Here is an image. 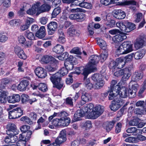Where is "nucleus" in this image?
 Instances as JSON below:
<instances>
[{
  "instance_id": "1",
  "label": "nucleus",
  "mask_w": 146,
  "mask_h": 146,
  "mask_svg": "<svg viewBox=\"0 0 146 146\" xmlns=\"http://www.w3.org/2000/svg\"><path fill=\"white\" fill-rule=\"evenodd\" d=\"M87 77H84V84L85 87L89 90L93 88L95 89H100L102 88L105 84L103 76L101 74H95L92 76L91 78L94 82L93 84L90 82V79L87 78Z\"/></svg>"
},
{
  "instance_id": "2",
  "label": "nucleus",
  "mask_w": 146,
  "mask_h": 146,
  "mask_svg": "<svg viewBox=\"0 0 146 146\" xmlns=\"http://www.w3.org/2000/svg\"><path fill=\"white\" fill-rule=\"evenodd\" d=\"M68 70L67 68L63 67L58 72L53 74L50 77V80L53 84V87L58 90H60L63 86V84L61 81V77L64 76L68 72Z\"/></svg>"
},
{
  "instance_id": "3",
  "label": "nucleus",
  "mask_w": 146,
  "mask_h": 146,
  "mask_svg": "<svg viewBox=\"0 0 146 146\" xmlns=\"http://www.w3.org/2000/svg\"><path fill=\"white\" fill-rule=\"evenodd\" d=\"M133 50L132 45L129 42H125L123 43L116 50V55L126 54Z\"/></svg>"
},
{
  "instance_id": "4",
  "label": "nucleus",
  "mask_w": 146,
  "mask_h": 146,
  "mask_svg": "<svg viewBox=\"0 0 146 146\" xmlns=\"http://www.w3.org/2000/svg\"><path fill=\"white\" fill-rule=\"evenodd\" d=\"M116 25L124 34L129 32L135 28L134 24L127 21L124 23L118 22L116 23Z\"/></svg>"
},
{
  "instance_id": "5",
  "label": "nucleus",
  "mask_w": 146,
  "mask_h": 146,
  "mask_svg": "<svg viewBox=\"0 0 146 146\" xmlns=\"http://www.w3.org/2000/svg\"><path fill=\"white\" fill-rule=\"evenodd\" d=\"M89 59L87 65L88 68L91 72L96 70V66L99 60V57L96 55H93L90 57Z\"/></svg>"
},
{
  "instance_id": "6",
  "label": "nucleus",
  "mask_w": 146,
  "mask_h": 146,
  "mask_svg": "<svg viewBox=\"0 0 146 146\" xmlns=\"http://www.w3.org/2000/svg\"><path fill=\"white\" fill-rule=\"evenodd\" d=\"M70 122V119L69 117H61L60 119L56 118L54 119L52 124L55 126H67Z\"/></svg>"
},
{
  "instance_id": "7",
  "label": "nucleus",
  "mask_w": 146,
  "mask_h": 146,
  "mask_svg": "<svg viewBox=\"0 0 146 146\" xmlns=\"http://www.w3.org/2000/svg\"><path fill=\"white\" fill-rule=\"evenodd\" d=\"M23 114L22 110L20 108L14 109L9 112V117L10 119L18 118Z\"/></svg>"
},
{
  "instance_id": "8",
  "label": "nucleus",
  "mask_w": 146,
  "mask_h": 146,
  "mask_svg": "<svg viewBox=\"0 0 146 146\" xmlns=\"http://www.w3.org/2000/svg\"><path fill=\"white\" fill-rule=\"evenodd\" d=\"M40 62L42 64H54V65L58 64V61L51 56L48 55L44 56L42 57L40 60Z\"/></svg>"
},
{
  "instance_id": "9",
  "label": "nucleus",
  "mask_w": 146,
  "mask_h": 146,
  "mask_svg": "<svg viewBox=\"0 0 146 146\" xmlns=\"http://www.w3.org/2000/svg\"><path fill=\"white\" fill-rule=\"evenodd\" d=\"M129 89L128 90L130 92L131 97L134 98L136 96V93L139 87V85L135 82L131 80L129 84Z\"/></svg>"
},
{
  "instance_id": "10",
  "label": "nucleus",
  "mask_w": 146,
  "mask_h": 146,
  "mask_svg": "<svg viewBox=\"0 0 146 146\" xmlns=\"http://www.w3.org/2000/svg\"><path fill=\"white\" fill-rule=\"evenodd\" d=\"M123 102L120 99L117 100H114L111 102L110 106V108L111 110L116 111L117 110L123 105Z\"/></svg>"
},
{
  "instance_id": "11",
  "label": "nucleus",
  "mask_w": 146,
  "mask_h": 146,
  "mask_svg": "<svg viewBox=\"0 0 146 146\" xmlns=\"http://www.w3.org/2000/svg\"><path fill=\"white\" fill-rule=\"evenodd\" d=\"M47 27L48 34L52 35H53L56 30L58 24L55 22H51L47 25Z\"/></svg>"
},
{
  "instance_id": "12",
  "label": "nucleus",
  "mask_w": 146,
  "mask_h": 146,
  "mask_svg": "<svg viewBox=\"0 0 146 146\" xmlns=\"http://www.w3.org/2000/svg\"><path fill=\"white\" fill-rule=\"evenodd\" d=\"M40 5V3L39 2H36L33 5L31 8H29L26 11V13L30 15H33L36 13V15L38 14V7Z\"/></svg>"
},
{
  "instance_id": "13",
  "label": "nucleus",
  "mask_w": 146,
  "mask_h": 146,
  "mask_svg": "<svg viewBox=\"0 0 146 146\" xmlns=\"http://www.w3.org/2000/svg\"><path fill=\"white\" fill-rule=\"evenodd\" d=\"M90 72H91L88 68V66H87V68H84V67L82 66L76 68L75 73L78 74L82 73L84 75V77H87V76Z\"/></svg>"
},
{
  "instance_id": "14",
  "label": "nucleus",
  "mask_w": 146,
  "mask_h": 146,
  "mask_svg": "<svg viewBox=\"0 0 146 146\" xmlns=\"http://www.w3.org/2000/svg\"><path fill=\"white\" fill-rule=\"evenodd\" d=\"M66 132L65 130L61 131L59 136L55 140V142L58 145H60L65 141L66 140Z\"/></svg>"
},
{
  "instance_id": "15",
  "label": "nucleus",
  "mask_w": 146,
  "mask_h": 146,
  "mask_svg": "<svg viewBox=\"0 0 146 146\" xmlns=\"http://www.w3.org/2000/svg\"><path fill=\"white\" fill-rule=\"evenodd\" d=\"M36 75L39 78H44L47 76L46 72L42 68L38 67L35 70Z\"/></svg>"
},
{
  "instance_id": "16",
  "label": "nucleus",
  "mask_w": 146,
  "mask_h": 146,
  "mask_svg": "<svg viewBox=\"0 0 146 146\" xmlns=\"http://www.w3.org/2000/svg\"><path fill=\"white\" fill-rule=\"evenodd\" d=\"M15 52L16 54L20 58L25 59L27 56L24 53L23 49L20 47L16 46L15 48Z\"/></svg>"
},
{
  "instance_id": "17",
  "label": "nucleus",
  "mask_w": 146,
  "mask_h": 146,
  "mask_svg": "<svg viewBox=\"0 0 146 146\" xmlns=\"http://www.w3.org/2000/svg\"><path fill=\"white\" fill-rule=\"evenodd\" d=\"M8 135L6 136L4 139L5 142L7 143H13L17 140L18 137L15 135H13L12 133H11L12 135H10L8 133H7Z\"/></svg>"
},
{
  "instance_id": "18",
  "label": "nucleus",
  "mask_w": 146,
  "mask_h": 146,
  "mask_svg": "<svg viewBox=\"0 0 146 146\" xmlns=\"http://www.w3.org/2000/svg\"><path fill=\"white\" fill-rule=\"evenodd\" d=\"M29 84V81L25 80L21 81L17 87V89L20 91H24L26 89V88Z\"/></svg>"
},
{
  "instance_id": "19",
  "label": "nucleus",
  "mask_w": 146,
  "mask_h": 146,
  "mask_svg": "<svg viewBox=\"0 0 146 146\" xmlns=\"http://www.w3.org/2000/svg\"><path fill=\"white\" fill-rule=\"evenodd\" d=\"M40 5L38 7V14H40L44 12L48 11H49L51 8L50 6L48 4H44L40 6Z\"/></svg>"
},
{
  "instance_id": "20",
  "label": "nucleus",
  "mask_w": 146,
  "mask_h": 146,
  "mask_svg": "<svg viewBox=\"0 0 146 146\" xmlns=\"http://www.w3.org/2000/svg\"><path fill=\"white\" fill-rule=\"evenodd\" d=\"M118 92V91H117ZM118 95L122 98H125L128 96L131 97L129 90L124 88L119 89V90L118 91Z\"/></svg>"
},
{
  "instance_id": "21",
  "label": "nucleus",
  "mask_w": 146,
  "mask_h": 146,
  "mask_svg": "<svg viewBox=\"0 0 146 146\" xmlns=\"http://www.w3.org/2000/svg\"><path fill=\"white\" fill-rule=\"evenodd\" d=\"M113 15L115 17L119 19H123L126 16L125 12L120 9L114 11Z\"/></svg>"
},
{
  "instance_id": "22",
  "label": "nucleus",
  "mask_w": 146,
  "mask_h": 146,
  "mask_svg": "<svg viewBox=\"0 0 146 146\" xmlns=\"http://www.w3.org/2000/svg\"><path fill=\"white\" fill-rule=\"evenodd\" d=\"M20 99V96L18 94H14L7 98V100L9 103H14L19 102Z\"/></svg>"
},
{
  "instance_id": "23",
  "label": "nucleus",
  "mask_w": 146,
  "mask_h": 146,
  "mask_svg": "<svg viewBox=\"0 0 146 146\" xmlns=\"http://www.w3.org/2000/svg\"><path fill=\"white\" fill-rule=\"evenodd\" d=\"M127 36L124 34H120L114 36L112 38V40L115 43L120 42L125 39Z\"/></svg>"
},
{
  "instance_id": "24",
  "label": "nucleus",
  "mask_w": 146,
  "mask_h": 146,
  "mask_svg": "<svg viewBox=\"0 0 146 146\" xmlns=\"http://www.w3.org/2000/svg\"><path fill=\"white\" fill-rule=\"evenodd\" d=\"M7 128L9 131L13 132V134L14 135H16L18 134L19 130L17 129L15 125L13 123H9L7 125Z\"/></svg>"
},
{
  "instance_id": "25",
  "label": "nucleus",
  "mask_w": 146,
  "mask_h": 146,
  "mask_svg": "<svg viewBox=\"0 0 146 146\" xmlns=\"http://www.w3.org/2000/svg\"><path fill=\"white\" fill-rule=\"evenodd\" d=\"M67 34L70 36H78L80 34L79 31L76 30L73 26L70 27L68 30Z\"/></svg>"
},
{
  "instance_id": "26",
  "label": "nucleus",
  "mask_w": 146,
  "mask_h": 146,
  "mask_svg": "<svg viewBox=\"0 0 146 146\" xmlns=\"http://www.w3.org/2000/svg\"><path fill=\"white\" fill-rule=\"evenodd\" d=\"M85 113L83 108L77 110L74 115L75 121L80 120V118L84 116Z\"/></svg>"
},
{
  "instance_id": "27",
  "label": "nucleus",
  "mask_w": 146,
  "mask_h": 146,
  "mask_svg": "<svg viewBox=\"0 0 146 146\" xmlns=\"http://www.w3.org/2000/svg\"><path fill=\"white\" fill-rule=\"evenodd\" d=\"M34 21V19L31 18H29L27 20L26 23L21 27V29L22 31H25L29 27L30 25L33 23Z\"/></svg>"
},
{
  "instance_id": "28",
  "label": "nucleus",
  "mask_w": 146,
  "mask_h": 146,
  "mask_svg": "<svg viewBox=\"0 0 146 146\" xmlns=\"http://www.w3.org/2000/svg\"><path fill=\"white\" fill-rule=\"evenodd\" d=\"M143 76V75L141 72H135L132 76V81L134 82L138 81L142 78Z\"/></svg>"
},
{
  "instance_id": "29",
  "label": "nucleus",
  "mask_w": 146,
  "mask_h": 146,
  "mask_svg": "<svg viewBox=\"0 0 146 146\" xmlns=\"http://www.w3.org/2000/svg\"><path fill=\"white\" fill-rule=\"evenodd\" d=\"M8 93L6 91L0 89V102L5 103L6 102V97Z\"/></svg>"
},
{
  "instance_id": "30",
  "label": "nucleus",
  "mask_w": 146,
  "mask_h": 146,
  "mask_svg": "<svg viewBox=\"0 0 146 146\" xmlns=\"http://www.w3.org/2000/svg\"><path fill=\"white\" fill-rule=\"evenodd\" d=\"M116 122L115 121H113V122H106L103 125V127L104 129L108 132L111 130L113 127L114 123Z\"/></svg>"
},
{
  "instance_id": "31",
  "label": "nucleus",
  "mask_w": 146,
  "mask_h": 146,
  "mask_svg": "<svg viewBox=\"0 0 146 146\" xmlns=\"http://www.w3.org/2000/svg\"><path fill=\"white\" fill-rule=\"evenodd\" d=\"M52 50L53 52L57 54H61L64 51V48L62 45L57 44L53 48Z\"/></svg>"
},
{
  "instance_id": "32",
  "label": "nucleus",
  "mask_w": 146,
  "mask_h": 146,
  "mask_svg": "<svg viewBox=\"0 0 146 146\" xmlns=\"http://www.w3.org/2000/svg\"><path fill=\"white\" fill-rule=\"evenodd\" d=\"M123 76L122 79L123 81L127 80L131 75V73L129 69L127 68L124 69V72L123 73Z\"/></svg>"
},
{
  "instance_id": "33",
  "label": "nucleus",
  "mask_w": 146,
  "mask_h": 146,
  "mask_svg": "<svg viewBox=\"0 0 146 146\" xmlns=\"http://www.w3.org/2000/svg\"><path fill=\"white\" fill-rule=\"evenodd\" d=\"M117 81L115 80H112L111 83L110 88L109 90L119 91L120 89L119 84H117Z\"/></svg>"
},
{
  "instance_id": "34",
  "label": "nucleus",
  "mask_w": 146,
  "mask_h": 146,
  "mask_svg": "<svg viewBox=\"0 0 146 146\" xmlns=\"http://www.w3.org/2000/svg\"><path fill=\"white\" fill-rule=\"evenodd\" d=\"M145 54V51L142 49L140 51L137 52L134 54V58L137 60L143 58Z\"/></svg>"
},
{
  "instance_id": "35",
  "label": "nucleus",
  "mask_w": 146,
  "mask_h": 146,
  "mask_svg": "<svg viewBox=\"0 0 146 146\" xmlns=\"http://www.w3.org/2000/svg\"><path fill=\"white\" fill-rule=\"evenodd\" d=\"M21 6L20 9L18 11L19 13L20 14H22L24 11H27L31 7V6L29 4L26 3H22L21 5Z\"/></svg>"
},
{
  "instance_id": "36",
  "label": "nucleus",
  "mask_w": 146,
  "mask_h": 146,
  "mask_svg": "<svg viewBox=\"0 0 146 146\" xmlns=\"http://www.w3.org/2000/svg\"><path fill=\"white\" fill-rule=\"evenodd\" d=\"M81 99L83 102H87L91 101L92 100V97L90 94L85 93L83 94L81 96Z\"/></svg>"
},
{
  "instance_id": "37",
  "label": "nucleus",
  "mask_w": 146,
  "mask_h": 146,
  "mask_svg": "<svg viewBox=\"0 0 146 146\" xmlns=\"http://www.w3.org/2000/svg\"><path fill=\"white\" fill-rule=\"evenodd\" d=\"M70 8H69L68 10V11L70 13H76L77 12H83L85 13L86 11L84 9L79 8H74L75 7H72L70 6Z\"/></svg>"
},
{
  "instance_id": "38",
  "label": "nucleus",
  "mask_w": 146,
  "mask_h": 146,
  "mask_svg": "<svg viewBox=\"0 0 146 146\" xmlns=\"http://www.w3.org/2000/svg\"><path fill=\"white\" fill-rule=\"evenodd\" d=\"M94 107V105L93 104L90 103L84 106L82 108L85 113H88L93 110Z\"/></svg>"
},
{
  "instance_id": "39",
  "label": "nucleus",
  "mask_w": 146,
  "mask_h": 146,
  "mask_svg": "<svg viewBox=\"0 0 146 146\" xmlns=\"http://www.w3.org/2000/svg\"><path fill=\"white\" fill-rule=\"evenodd\" d=\"M117 63V68H121L124 67L125 64L123 58H119L117 59L116 60Z\"/></svg>"
},
{
  "instance_id": "40",
  "label": "nucleus",
  "mask_w": 146,
  "mask_h": 146,
  "mask_svg": "<svg viewBox=\"0 0 146 146\" xmlns=\"http://www.w3.org/2000/svg\"><path fill=\"white\" fill-rule=\"evenodd\" d=\"M109 94L108 96L109 99L111 100H113L117 95H118V91L115 90H109Z\"/></svg>"
},
{
  "instance_id": "41",
  "label": "nucleus",
  "mask_w": 146,
  "mask_h": 146,
  "mask_svg": "<svg viewBox=\"0 0 146 146\" xmlns=\"http://www.w3.org/2000/svg\"><path fill=\"white\" fill-rule=\"evenodd\" d=\"M47 119V117L46 115H44L41 116L37 120V123H38V127L35 128V130H37L41 128L40 123H43Z\"/></svg>"
},
{
  "instance_id": "42",
  "label": "nucleus",
  "mask_w": 146,
  "mask_h": 146,
  "mask_svg": "<svg viewBox=\"0 0 146 146\" xmlns=\"http://www.w3.org/2000/svg\"><path fill=\"white\" fill-rule=\"evenodd\" d=\"M97 43L100 47L104 50H105L107 46L106 42L101 39H97Z\"/></svg>"
},
{
  "instance_id": "43",
  "label": "nucleus",
  "mask_w": 146,
  "mask_h": 146,
  "mask_svg": "<svg viewBox=\"0 0 146 146\" xmlns=\"http://www.w3.org/2000/svg\"><path fill=\"white\" fill-rule=\"evenodd\" d=\"M108 54L107 51L106 50H103L100 56V60L101 62H102L106 60Z\"/></svg>"
},
{
  "instance_id": "44",
  "label": "nucleus",
  "mask_w": 146,
  "mask_h": 146,
  "mask_svg": "<svg viewBox=\"0 0 146 146\" xmlns=\"http://www.w3.org/2000/svg\"><path fill=\"white\" fill-rule=\"evenodd\" d=\"M94 110L95 111L100 115H101L103 112L104 110L103 106L98 105L94 107Z\"/></svg>"
},
{
  "instance_id": "45",
  "label": "nucleus",
  "mask_w": 146,
  "mask_h": 146,
  "mask_svg": "<svg viewBox=\"0 0 146 146\" xmlns=\"http://www.w3.org/2000/svg\"><path fill=\"white\" fill-rule=\"evenodd\" d=\"M74 3H72L70 4V6L72 7H75L76 6L80 7L85 0H74Z\"/></svg>"
},
{
  "instance_id": "46",
  "label": "nucleus",
  "mask_w": 146,
  "mask_h": 146,
  "mask_svg": "<svg viewBox=\"0 0 146 146\" xmlns=\"http://www.w3.org/2000/svg\"><path fill=\"white\" fill-rule=\"evenodd\" d=\"M89 115L91 118L94 119L97 118L101 115L95 111L94 110V109H93L92 111L89 113Z\"/></svg>"
},
{
  "instance_id": "47",
  "label": "nucleus",
  "mask_w": 146,
  "mask_h": 146,
  "mask_svg": "<svg viewBox=\"0 0 146 146\" xmlns=\"http://www.w3.org/2000/svg\"><path fill=\"white\" fill-rule=\"evenodd\" d=\"M1 84L3 86H5L6 85L9 84L12 82V80L7 78H4L1 80Z\"/></svg>"
},
{
  "instance_id": "48",
  "label": "nucleus",
  "mask_w": 146,
  "mask_h": 146,
  "mask_svg": "<svg viewBox=\"0 0 146 146\" xmlns=\"http://www.w3.org/2000/svg\"><path fill=\"white\" fill-rule=\"evenodd\" d=\"M125 141L126 142L136 143L137 142L136 137H130L127 138Z\"/></svg>"
},
{
  "instance_id": "49",
  "label": "nucleus",
  "mask_w": 146,
  "mask_h": 146,
  "mask_svg": "<svg viewBox=\"0 0 146 146\" xmlns=\"http://www.w3.org/2000/svg\"><path fill=\"white\" fill-rule=\"evenodd\" d=\"M60 11V9L59 7H57L53 10L52 14V18H54L59 14Z\"/></svg>"
},
{
  "instance_id": "50",
  "label": "nucleus",
  "mask_w": 146,
  "mask_h": 146,
  "mask_svg": "<svg viewBox=\"0 0 146 146\" xmlns=\"http://www.w3.org/2000/svg\"><path fill=\"white\" fill-rule=\"evenodd\" d=\"M38 89L44 92H46L47 90V88L46 84L40 83L39 84L38 86Z\"/></svg>"
},
{
  "instance_id": "51",
  "label": "nucleus",
  "mask_w": 146,
  "mask_h": 146,
  "mask_svg": "<svg viewBox=\"0 0 146 146\" xmlns=\"http://www.w3.org/2000/svg\"><path fill=\"white\" fill-rule=\"evenodd\" d=\"M64 65L65 68L69 70H72L73 67V64L67 60L64 61Z\"/></svg>"
},
{
  "instance_id": "52",
  "label": "nucleus",
  "mask_w": 146,
  "mask_h": 146,
  "mask_svg": "<svg viewBox=\"0 0 146 146\" xmlns=\"http://www.w3.org/2000/svg\"><path fill=\"white\" fill-rule=\"evenodd\" d=\"M80 7L86 9H91L92 7V5L90 3L84 1Z\"/></svg>"
},
{
  "instance_id": "53",
  "label": "nucleus",
  "mask_w": 146,
  "mask_h": 146,
  "mask_svg": "<svg viewBox=\"0 0 146 146\" xmlns=\"http://www.w3.org/2000/svg\"><path fill=\"white\" fill-rule=\"evenodd\" d=\"M21 120L24 121L30 125H31L33 124L32 121L27 116H23L21 118Z\"/></svg>"
},
{
  "instance_id": "54",
  "label": "nucleus",
  "mask_w": 146,
  "mask_h": 146,
  "mask_svg": "<svg viewBox=\"0 0 146 146\" xmlns=\"http://www.w3.org/2000/svg\"><path fill=\"white\" fill-rule=\"evenodd\" d=\"M134 56V54L132 53L126 56L125 57L123 58L125 62H127L131 60Z\"/></svg>"
},
{
  "instance_id": "55",
  "label": "nucleus",
  "mask_w": 146,
  "mask_h": 146,
  "mask_svg": "<svg viewBox=\"0 0 146 146\" xmlns=\"http://www.w3.org/2000/svg\"><path fill=\"white\" fill-rule=\"evenodd\" d=\"M138 130H140L139 129H137L135 127H131L129 128L126 130V132L128 133H137Z\"/></svg>"
},
{
  "instance_id": "56",
  "label": "nucleus",
  "mask_w": 146,
  "mask_h": 146,
  "mask_svg": "<svg viewBox=\"0 0 146 146\" xmlns=\"http://www.w3.org/2000/svg\"><path fill=\"white\" fill-rule=\"evenodd\" d=\"M77 20L78 21H83L85 18V15L83 13H77Z\"/></svg>"
},
{
  "instance_id": "57",
  "label": "nucleus",
  "mask_w": 146,
  "mask_h": 146,
  "mask_svg": "<svg viewBox=\"0 0 146 146\" xmlns=\"http://www.w3.org/2000/svg\"><path fill=\"white\" fill-rule=\"evenodd\" d=\"M20 20L19 19L13 20L9 22L10 25L13 26H16L19 24Z\"/></svg>"
},
{
  "instance_id": "58",
  "label": "nucleus",
  "mask_w": 146,
  "mask_h": 146,
  "mask_svg": "<svg viewBox=\"0 0 146 146\" xmlns=\"http://www.w3.org/2000/svg\"><path fill=\"white\" fill-rule=\"evenodd\" d=\"M83 126L85 128L86 130L92 127V124L91 122L88 121L83 124Z\"/></svg>"
},
{
  "instance_id": "59",
  "label": "nucleus",
  "mask_w": 146,
  "mask_h": 146,
  "mask_svg": "<svg viewBox=\"0 0 146 146\" xmlns=\"http://www.w3.org/2000/svg\"><path fill=\"white\" fill-rule=\"evenodd\" d=\"M29 117L33 121H36L38 117V114L35 112H31L29 114Z\"/></svg>"
},
{
  "instance_id": "60",
  "label": "nucleus",
  "mask_w": 146,
  "mask_h": 146,
  "mask_svg": "<svg viewBox=\"0 0 146 146\" xmlns=\"http://www.w3.org/2000/svg\"><path fill=\"white\" fill-rule=\"evenodd\" d=\"M139 123L138 119L137 118H135L131 120L129 122V124L131 126H135L137 125Z\"/></svg>"
},
{
  "instance_id": "61",
  "label": "nucleus",
  "mask_w": 146,
  "mask_h": 146,
  "mask_svg": "<svg viewBox=\"0 0 146 146\" xmlns=\"http://www.w3.org/2000/svg\"><path fill=\"white\" fill-rule=\"evenodd\" d=\"M125 4L126 5H132L137 6L138 3L134 0H130L125 2Z\"/></svg>"
},
{
  "instance_id": "62",
  "label": "nucleus",
  "mask_w": 146,
  "mask_h": 146,
  "mask_svg": "<svg viewBox=\"0 0 146 146\" xmlns=\"http://www.w3.org/2000/svg\"><path fill=\"white\" fill-rule=\"evenodd\" d=\"M45 35V33L39 31H37L36 34V36L39 38H42L44 37Z\"/></svg>"
},
{
  "instance_id": "63",
  "label": "nucleus",
  "mask_w": 146,
  "mask_h": 146,
  "mask_svg": "<svg viewBox=\"0 0 146 146\" xmlns=\"http://www.w3.org/2000/svg\"><path fill=\"white\" fill-rule=\"evenodd\" d=\"M70 52L71 53L77 54H81V52L80 51L79 48L78 47L74 48L70 51Z\"/></svg>"
},
{
  "instance_id": "64",
  "label": "nucleus",
  "mask_w": 146,
  "mask_h": 146,
  "mask_svg": "<svg viewBox=\"0 0 146 146\" xmlns=\"http://www.w3.org/2000/svg\"><path fill=\"white\" fill-rule=\"evenodd\" d=\"M26 142L23 140H19L17 142V146H25Z\"/></svg>"
}]
</instances>
